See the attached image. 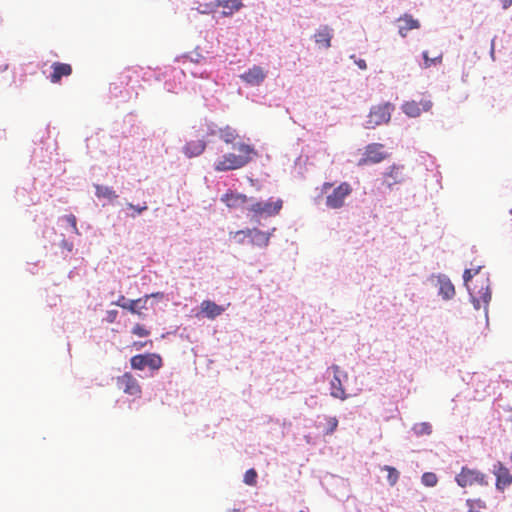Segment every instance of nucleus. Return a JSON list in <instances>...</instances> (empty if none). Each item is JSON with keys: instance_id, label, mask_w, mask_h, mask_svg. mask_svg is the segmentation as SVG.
Here are the masks:
<instances>
[{"instance_id": "obj_1", "label": "nucleus", "mask_w": 512, "mask_h": 512, "mask_svg": "<svg viewBox=\"0 0 512 512\" xmlns=\"http://www.w3.org/2000/svg\"><path fill=\"white\" fill-rule=\"evenodd\" d=\"M234 148L238 151V154L227 153L223 155L222 158L214 164L215 171L225 172L240 169L246 166L253 157L257 155L254 147L249 144L238 143Z\"/></svg>"}, {"instance_id": "obj_2", "label": "nucleus", "mask_w": 512, "mask_h": 512, "mask_svg": "<svg viewBox=\"0 0 512 512\" xmlns=\"http://www.w3.org/2000/svg\"><path fill=\"white\" fill-rule=\"evenodd\" d=\"M479 268L477 269H466L463 274V280L470 292L471 297L475 302H477V307H479V303L483 302L487 304L491 299V292L489 290V286L487 284L488 279L481 277V285L478 288L477 285L473 284V277L479 273Z\"/></svg>"}, {"instance_id": "obj_3", "label": "nucleus", "mask_w": 512, "mask_h": 512, "mask_svg": "<svg viewBox=\"0 0 512 512\" xmlns=\"http://www.w3.org/2000/svg\"><path fill=\"white\" fill-rule=\"evenodd\" d=\"M333 187L330 182H325L322 185L321 191L326 194V205L332 209H339L343 207L346 197L352 193V187L347 182L340 183L337 187L333 188L330 193L328 191Z\"/></svg>"}, {"instance_id": "obj_4", "label": "nucleus", "mask_w": 512, "mask_h": 512, "mask_svg": "<svg viewBox=\"0 0 512 512\" xmlns=\"http://www.w3.org/2000/svg\"><path fill=\"white\" fill-rule=\"evenodd\" d=\"M394 105L390 102L374 105L367 116L366 128L374 129L377 126L387 124L391 119Z\"/></svg>"}, {"instance_id": "obj_5", "label": "nucleus", "mask_w": 512, "mask_h": 512, "mask_svg": "<svg viewBox=\"0 0 512 512\" xmlns=\"http://www.w3.org/2000/svg\"><path fill=\"white\" fill-rule=\"evenodd\" d=\"M283 206L281 199L267 202H254L248 207V211L252 214V217L259 220L262 217H272L279 214Z\"/></svg>"}, {"instance_id": "obj_6", "label": "nucleus", "mask_w": 512, "mask_h": 512, "mask_svg": "<svg viewBox=\"0 0 512 512\" xmlns=\"http://www.w3.org/2000/svg\"><path fill=\"white\" fill-rule=\"evenodd\" d=\"M131 367L135 370H143L149 367L152 370H158L162 367V358L155 353L138 354L130 359Z\"/></svg>"}, {"instance_id": "obj_7", "label": "nucleus", "mask_w": 512, "mask_h": 512, "mask_svg": "<svg viewBox=\"0 0 512 512\" xmlns=\"http://www.w3.org/2000/svg\"><path fill=\"white\" fill-rule=\"evenodd\" d=\"M242 0H216L205 5V9L199 10L200 13L215 12L219 7H223L222 15L231 16L241 9Z\"/></svg>"}, {"instance_id": "obj_8", "label": "nucleus", "mask_w": 512, "mask_h": 512, "mask_svg": "<svg viewBox=\"0 0 512 512\" xmlns=\"http://www.w3.org/2000/svg\"><path fill=\"white\" fill-rule=\"evenodd\" d=\"M116 383L117 387L125 394L137 398L141 397L142 388L138 380L130 372H125L123 375L117 377Z\"/></svg>"}, {"instance_id": "obj_9", "label": "nucleus", "mask_w": 512, "mask_h": 512, "mask_svg": "<svg viewBox=\"0 0 512 512\" xmlns=\"http://www.w3.org/2000/svg\"><path fill=\"white\" fill-rule=\"evenodd\" d=\"M384 146L380 143H372L366 146L363 157L359 160L358 165H368L380 163L387 158V154L383 151Z\"/></svg>"}, {"instance_id": "obj_10", "label": "nucleus", "mask_w": 512, "mask_h": 512, "mask_svg": "<svg viewBox=\"0 0 512 512\" xmlns=\"http://www.w3.org/2000/svg\"><path fill=\"white\" fill-rule=\"evenodd\" d=\"M233 237L248 236L250 243L261 248L267 247L270 241V233L263 232L258 228L238 230L231 233Z\"/></svg>"}, {"instance_id": "obj_11", "label": "nucleus", "mask_w": 512, "mask_h": 512, "mask_svg": "<svg viewBox=\"0 0 512 512\" xmlns=\"http://www.w3.org/2000/svg\"><path fill=\"white\" fill-rule=\"evenodd\" d=\"M433 106V103L428 98H422L420 101L411 100L406 101L402 105V111L409 117H419L422 112H428Z\"/></svg>"}, {"instance_id": "obj_12", "label": "nucleus", "mask_w": 512, "mask_h": 512, "mask_svg": "<svg viewBox=\"0 0 512 512\" xmlns=\"http://www.w3.org/2000/svg\"><path fill=\"white\" fill-rule=\"evenodd\" d=\"M456 482L461 487H467L477 483L483 484L484 475L477 470L463 467L461 472L456 476Z\"/></svg>"}, {"instance_id": "obj_13", "label": "nucleus", "mask_w": 512, "mask_h": 512, "mask_svg": "<svg viewBox=\"0 0 512 512\" xmlns=\"http://www.w3.org/2000/svg\"><path fill=\"white\" fill-rule=\"evenodd\" d=\"M267 76V72L260 66L254 65L246 72L240 75L242 81L250 86H259L263 83Z\"/></svg>"}, {"instance_id": "obj_14", "label": "nucleus", "mask_w": 512, "mask_h": 512, "mask_svg": "<svg viewBox=\"0 0 512 512\" xmlns=\"http://www.w3.org/2000/svg\"><path fill=\"white\" fill-rule=\"evenodd\" d=\"M404 181L403 166L392 165L383 176V184L388 188H392L394 185L401 184Z\"/></svg>"}, {"instance_id": "obj_15", "label": "nucleus", "mask_w": 512, "mask_h": 512, "mask_svg": "<svg viewBox=\"0 0 512 512\" xmlns=\"http://www.w3.org/2000/svg\"><path fill=\"white\" fill-rule=\"evenodd\" d=\"M331 368L334 372V377L330 382V394L334 398L345 400L347 399V394L345 393V389L343 387L342 380L340 377V369L336 365H333Z\"/></svg>"}, {"instance_id": "obj_16", "label": "nucleus", "mask_w": 512, "mask_h": 512, "mask_svg": "<svg viewBox=\"0 0 512 512\" xmlns=\"http://www.w3.org/2000/svg\"><path fill=\"white\" fill-rule=\"evenodd\" d=\"M52 73L50 81L54 84L59 83L62 77H68L72 74V66L68 63L54 62L51 66Z\"/></svg>"}, {"instance_id": "obj_17", "label": "nucleus", "mask_w": 512, "mask_h": 512, "mask_svg": "<svg viewBox=\"0 0 512 512\" xmlns=\"http://www.w3.org/2000/svg\"><path fill=\"white\" fill-rule=\"evenodd\" d=\"M221 201L225 203L228 208H239L247 203L248 198L244 194L228 191L222 195Z\"/></svg>"}, {"instance_id": "obj_18", "label": "nucleus", "mask_w": 512, "mask_h": 512, "mask_svg": "<svg viewBox=\"0 0 512 512\" xmlns=\"http://www.w3.org/2000/svg\"><path fill=\"white\" fill-rule=\"evenodd\" d=\"M206 142L203 139L191 140L183 147V152L188 158L197 157L203 153Z\"/></svg>"}, {"instance_id": "obj_19", "label": "nucleus", "mask_w": 512, "mask_h": 512, "mask_svg": "<svg viewBox=\"0 0 512 512\" xmlns=\"http://www.w3.org/2000/svg\"><path fill=\"white\" fill-rule=\"evenodd\" d=\"M200 308L201 312L209 319H215L225 311L224 307L210 300H204Z\"/></svg>"}, {"instance_id": "obj_20", "label": "nucleus", "mask_w": 512, "mask_h": 512, "mask_svg": "<svg viewBox=\"0 0 512 512\" xmlns=\"http://www.w3.org/2000/svg\"><path fill=\"white\" fill-rule=\"evenodd\" d=\"M399 25V34L402 37H406L407 33L410 30L418 29L420 27L419 21L413 19V17L409 14H405L398 19Z\"/></svg>"}, {"instance_id": "obj_21", "label": "nucleus", "mask_w": 512, "mask_h": 512, "mask_svg": "<svg viewBox=\"0 0 512 512\" xmlns=\"http://www.w3.org/2000/svg\"><path fill=\"white\" fill-rule=\"evenodd\" d=\"M495 475L497 477L496 486L498 489L503 490L510 485L511 477L509 471L501 463L495 466Z\"/></svg>"}, {"instance_id": "obj_22", "label": "nucleus", "mask_w": 512, "mask_h": 512, "mask_svg": "<svg viewBox=\"0 0 512 512\" xmlns=\"http://www.w3.org/2000/svg\"><path fill=\"white\" fill-rule=\"evenodd\" d=\"M332 33L328 26H323L314 35L316 44L323 48H329L331 46Z\"/></svg>"}, {"instance_id": "obj_23", "label": "nucleus", "mask_w": 512, "mask_h": 512, "mask_svg": "<svg viewBox=\"0 0 512 512\" xmlns=\"http://www.w3.org/2000/svg\"><path fill=\"white\" fill-rule=\"evenodd\" d=\"M157 295H158V293L151 294V295H146L144 298H138V299L130 300V301H128V303H118V306L123 308V309L129 310L133 314L141 315V313L138 310L139 304L142 303V305L140 307L141 308H145V304H146L148 298L149 297H156Z\"/></svg>"}, {"instance_id": "obj_24", "label": "nucleus", "mask_w": 512, "mask_h": 512, "mask_svg": "<svg viewBox=\"0 0 512 512\" xmlns=\"http://www.w3.org/2000/svg\"><path fill=\"white\" fill-rule=\"evenodd\" d=\"M218 133L219 137L227 144L233 143L238 138L237 131L230 126L220 128Z\"/></svg>"}, {"instance_id": "obj_25", "label": "nucleus", "mask_w": 512, "mask_h": 512, "mask_svg": "<svg viewBox=\"0 0 512 512\" xmlns=\"http://www.w3.org/2000/svg\"><path fill=\"white\" fill-rule=\"evenodd\" d=\"M95 190H96V192H95L96 196L98 198H106V199L112 201L118 197L116 192L111 187H108V186L95 185Z\"/></svg>"}, {"instance_id": "obj_26", "label": "nucleus", "mask_w": 512, "mask_h": 512, "mask_svg": "<svg viewBox=\"0 0 512 512\" xmlns=\"http://www.w3.org/2000/svg\"><path fill=\"white\" fill-rule=\"evenodd\" d=\"M440 293L443 295L445 299L452 298L455 295V289L453 284L449 280L441 281Z\"/></svg>"}, {"instance_id": "obj_27", "label": "nucleus", "mask_w": 512, "mask_h": 512, "mask_svg": "<svg viewBox=\"0 0 512 512\" xmlns=\"http://www.w3.org/2000/svg\"><path fill=\"white\" fill-rule=\"evenodd\" d=\"M382 470L388 472L387 480L391 486H394L399 479V472L392 466L385 465L382 467Z\"/></svg>"}, {"instance_id": "obj_28", "label": "nucleus", "mask_w": 512, "mask_h": 512, "mask_svg": "<svg viewBox=\"0 0 512 512\" xmlns=\"http://www.w3.org/2000/svg\"><path fill=\"white\" fill-rule=\"evenodd\" d=\"M423 58H424V66L426 68L432 66V65H436L438 63H441L442 61V53H439L437 56L433 57V58H430L428 56V52L425 51L423 52Z\"/></svg>"}, {"instance_id": "obj_29", "label": "nucleus", "mask_w": 512, "mask_h": 512, "mask_svg": "<svg viewBox=\"0 0 512 512\" xmlns=\"http://www.w3.org/2000/svg\"><path fill=\"white\" fill-rule=\"evenodd\" d=\"M467 505L469 506L468 512H481L485 509V504L481 500H467Z\"/></svg>"}, {"instance_id": "obj_30", "label": "nucleus", "mask_w": 512, "mask_h": 512, "mask_svg": "<svg viewBox=\"0 0 512 512\" xmlns=\"http://www.w3.org/2000/svg\"><path fill=\"white\" fill-rule=\"evenodd\" d=\"M244 482L247 484V485H250V486H254L256 485V482H257V472L255 471V469L251 468L249 470H247L244 474Z\"/></svg>"}, {"instance_id": "obj_31", "label": "nucleus", "mask_w": 512, "mask_h": 512, "mask_svg": "<svg viewBox=\"0 0 512 512\" xmlns=\"http://www.w3.org/2000/svg\"><path fill=\"white\" fill-rule=\"evenodd\" d=\"M421 479L422 483L428 487H433L437 484V476L431 472L424 473Z\"/></svg>"}, {"instance_id": "obj_32", "label": "nucleus", "mask_w": 512, "mask_h": 512, "mask_svg": "<svg viewBox=\"0 0 512 512\" xmlns=\"http://www.w3.org/2000/svg\"><path fill=\"white\" fill-rule=\"evenodd\" d=\"M132 333L138 337H146L150 334V331L144 325L136 324L132 329Z\"/></svg>"}, {"instance_id": "obj_33", "label": "nucleus", "mask_w": 512, "mask_h": 512, "mask_svg": "<svg viewBox=\"0 0 512 512\" xmlns=\"http://www.w3.org/2000/svg\"><path fill=\"white\" fill-rule=\"evenodd\" d=\"M338 426V420L336 417H328L327 418V429L326 434H332Z\"/></svg>"}, {"instance_id": "obj_34", "label": "nucleus", "mask_w": 512, "mask_h": 512, "mask_svg": "<svg viewBox=\"0 0 512 512\" xmlns=\"http://www.w3.org/2000/svg\"><path fill=\"white\" fill-rule=\"evenodd\" d=\"M132 74H137V70L133 69V68H128L124 72L123 77H124V80H125L126 84H128L131 81Z\"/></svg>"}, {"instance_id": "obj_35", "label": "nucleus", "mask_w": 512, "mask_h": 512, "mask_svg": "<svg viewBox=\"0 0 512 512\" xmlns=\"http://www.w3.org/2000/svg\"><path fill=\"white\" fill-rule=\"evenodd\" d=\"M66 220L67 222L71 225V227L73 228V230L77 233L78 230H77V221H76V217L72 214L66 216Z\"/></svg>"}, {"instance_id": "obj_36", "label": "nucleus", "mask_w": 512, "mask_h": 512, "mask_svg": "<svg viewBox=\"0 0 512 512\" xmlns=\"http://www.w3.org/2000/svg\"><path fill=\"white\" fill-rule=\"evenodd\" d=\"M118 312L116 310H109L107 311L106 320L109 323H113L117 318Z\"/></svg>"}, {"instance_id": "obj_37", "label": "nucleus", "mask_w": 512, "mask_h": 512, "mask_svg": "<svg viewBox=\"0 0 512 512\" xmlns=\"http://www.w3.org/2000/svg\"><path fill=\"white\" fill-rule=\"evenodd\" d=\"M128 207L134 209L138 214L142 213L148 208L146 203H144L142 206H135L132 203H128Z\"/></svg>"}, {"instance_id": "obj_38", "label": "nucleus", "mask_w": 512, "mask_h": 512, "mask_svg": "<svg viewBox=\"0 0 512 512\" xmlns=\"http://www.w3.org/2000/svg\"><path fill=\"white\" fill-rule=\"evenodd\" d=\"M420 426H421V431H422V432H425V433H427V434H430V432H431V426H430L429 424H427V423H422V424H420Z\"/></svg>"}, {"instance_id": "obj_39", "label": "nucleus", "mask_w": 512, "mask_h": 512, "mask_svg": "<svg viewBox=\"0 0 512 512\" xmlns=\"http://www.w3.org/2000/svg\"><path fill=\"white\" fill-rule=\"evenodd\" d=\"M246 237L247 236H238V237H234V238L236 239L238 244H243Z\"/></svg>"}, {"instance_id": "obj_40", "label": "nucleus", "mask_w": 512, "mask_h": 512, "mask_svg": "<svg viewBox=\"0 0 512 512\" xmlns=\"http://www.w3.org/2000/svg\"><path fill=\"white\" fill-rule=\"evenodd\" d=\"M118 303H128V301H126L125 297L122 295L118 298V300L115 302V305L118 306Z\"/></svg>"}, {"instance_id": "obj_41", "label": "nucleus", "mask_w": 512, "mask_h": 512, "mask_svg": "<svg viewBox=\"0 0 512 512\" xmlns=\"http://www.w3.org/2000/svg\"><path fill=\"white\" fill-rule=\"evenodd\" d=\"M145 345V343H140L138 344V347H143Z\"/></svg>"}]
</instances>
